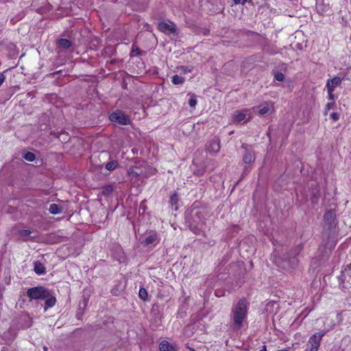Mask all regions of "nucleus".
I'll return each mask as SVG.
<instances>
[{"label": "nucleus", "mask_w": 351, "mask_h": 351, "mask_svg": "<svg viewBox=\"0 0 351 351\" xmlns=\"http://www.w3.org/2000/svg\"><path fill=\"white\" fill-rule=\"evenodd\" d=\"M31 231L28 229H23L19 231V234L22 237H26L30 235Z\"/></svg>", "instance_id": "27"}, {"label": "nucleus", "mask_w": 351, "mask_h": 351, "mask_svg": "<svg viewBox=\"0 0 351 351\" xmlns=\"http://www.w3.org/2000/svg\"><path fill=\"white\" fill-rule=\"evenodd\" d=\"M189 104L191 108H195L197 104V99L194 94H193L189 101Z\"/></svg>", "instance_id": "28"}, {"label": "nucleus", "mask_w": 351, "mask_h": 351, "mask_svg": "<svg viewBox=\"0 0 351 351\" xmlns=\"http://www.w3.org/2000/svg\"><path fill=\"white\" fill-rule=\"evenodd\" d=\"M27 295L31 300H44L49 297L50 292L49 289L45 287L38 286L29 289L27 291Z\"/></svg>", "instance_id": "3"}, {"label": "nucleus", "mask_w": 351, "mask_h": 351, "mask_svg": "<svg viewBox=\"0 0 351 351\" xmlns=\"http://www.w3.org/2000/svg\"><path fill=\"white\" fill-rule=\"evenodd\" d=\"M247 0H233L234 3L235 4H239V3H241V4H245L246 2H247Z\"/></svg>", "instance_id": "33"}, {"label": "nucleus", "mask_w": 351, "mask_h": 351, "mask_svg": "<svg viewBox=\"0 0 351 351\" xmlns=\"http://www.w3.org/2000/svg\"><path fill=\"white\" fill-rule=\"evenodd\" d=\"M246 117V115L244 113H242V112H237V114H235L234 115V121H237V122H241L242 121H243Z\"/></svg>", "instance_id": "21"}, {"label": "nucleus", "mask_w": 351, "mask_h": 351, "mask_svg": "<svg viewBox=\"0 0 351 351\" xmlns=\"http://www.w3.org/2000/svg\"><path fill=\"white\" fill-rule=\"evenodd\" d=\"M335 106V103L334 102H329L326 104V108H325V112H324V114L326 115L327 113H328V111L330 109V108H332L333 107Z\"/></svg>", "instance_id": "29"}, {"label": "nucleus", "mask_w": 351, "mask_h": 351, "mask_svg": "<svg viewBox=\"0 0 351 351\" xmlns=\"http://www.w3.org/2000/svg\"><path fill=\"white\" fill-rule=\"evenodd\" d=\"M274 76L275 80L278 82H282L285 80L284 74L279 71H275L274 73Z\"/></svg>", "instance_id": "23"}, {"label": "nucleus", "mask_w": 351, "mask_h": 351, "mask_svg": "<svg viewBox=\"0 0 351 351\" xmlns=\"http://www.w3.org/2000/svg\"><path fill=\"white\" fill-rule=\"evenodd\" d=\"M269 110H270V108H269V104H266L265 106H264L262 108H261L259 110L258 112L261 115H265V114L269 113Z\"/></svg>", "instance_id": "25"}, {"label": "nucleus", "mask_w": 351, "mask_h": 351, "mask_svg": "<svg viewBox=\"0 0 351 351\" xmlns=\"http://www.w3.org/2000/svg\"><path fill=\"white\" fill-rule=\"evenodd\" d=\"M49 211L51 214L56 215L60 213L62 211V208L56 204H51L49 206Z\"/></svg>", "instance_id": "17"}, {"label": "nucleus", "mask_w": 351, "mask_h": 351, "mask_svg": "<svg viewBox=\"0 0 351 351\" xmlns=\"http://www.w3.org/2000/svg\"><path fill=\"white\" fill-rule=\"evenodd\" d=\"M138 295L142 300H146L148 295L147 290L144 288H141L138 292Z\"/></svg>", "instance_id": "24"}, {"label": "nucleus", "mask_w": 351, "mask_h": 351, "mask_svg": "<svg viewBox=\"0 0 351 351\" xmlns=\"http://www.w3.org/2000/svg\"><path fill=\"white\" fill-rule=\"evenodd\" d=\"M330 117L334 121H337L339 119V114L337 112H332L330 114Z\"/></svg>", "instance_id": "31"}, {"label": "nucleus", "mask_w": 351, "mask_h": 351, "mask_svg": "<svg viewBox=\"0 0 351 351\" xmlns=\"http://www.w3.org/2000/svg\"><path fill=\"white\" fill-rule=\"evenodd\" d=\"M23 158L27 161L32 162L35 160L36 156L34 153L29 152L24 154Z\"/></svg>", "instance_id": "22"}, {"label": "nucleus", "mask_w": 351, "mask_h": 351, "mask_svg": "<svg viewBox=\"0 0 351 351\" xmlns=\"http://www.w3.org/2000/svg\"><path fill=\"white\" fill-rule=\"evenodd\" d=\"M5 80V75H3V73H0V86L2 84V83L4 82Z\"/></svg>", "instance_id": "34"}, {"label": "nucleus", "mask_w": 351, "mask_h": 351, "mask_svg": "<svg viewBox=\"0 0 351 351\" xmlns=\"http://www.w3.org/2000/svg\"><path fill=\"white\" fill-rule=\"evenodd\" d=\"M176 210H178V206H176L174 208Z\"/></svg>", "instance_id": "41"}, {"label": "nucleus", "mask_w": 351, "mask_h": 351, "mask_svg": "<svg viewBox=\"0 0 351 351\" xmlns=\"http://www.w3.org/2000/svg\"><path fill=\"white\" fill-rule=\"evenodd\" d=\"M260 351H267V348L265 346H263L262 349Z\"/></svg>", "instance_id": "38"}, {"label": "nucleus", "mask_w": 351, "mask_h": 351, "mask_svg": "<svg viewBox=\"0 0 351 351\" xmlns=\"http://www.w3.org/2000/svg\"><path fill=\"white\" fill-rule=\"evenodd\" d=\"M34 271L38 275L45 274L46 273V268L41 262L37 261L34 263Z\"/></svg>", "instance_id": "13"}, {"label": "nucleus", "mask_w": 351, "mask_h": 351, "mask_svg": "<svg viewBox=\"0 0 351 351\" xmlns=\"http://www.w3.org/2000/svg\"><path fill=\"white\" fill-rule=\"evenodd\" d=\"M158 242L159 239L158 234L156 232H151L145 237V240L142 241V244L145 246H147Z\"/></svg>", "instance_id": "9"}, {"label": "nucleus", "mask_w": 351, "mask_h": 351, "mask_svg": "<svg viewBox=\"0 0 351 351\" xmlns=\"http://www.w3.org/2000/svg\"><path fill=\"white\" fill-rule=\"evenodd\" d=\"M113 191V187L111 185H107L103 188L102 193L104 195H107L111 193Z\"/></svg>", "instance_id": "26"}, {"label": "nucleus", "mask_w": 351, "mask_h": 351, "mask_svg": "<svg viewBox=\"0 0 351 351\" xmlns=\"http://www.w3.org/2000/svg\"><path fill=\"white\" fill-rule=\"evenodd\" d=\"M110 119L112 122L118 123L122 125H127L131 124L130 117L125 114L121 110H116L110 115Z\"/></svg>", "instance_id": "5"}, {"label": "nucleus", "mask_w": 351, "mask_h": 351, "mask_svg": "<svg viewBox=\"0 0 351 351\" xmlns=\"http://www.w3.org/2000/svg\"><path fill=\"white\" fill-rule=\"evenodd\" d=\"M325 332H315L309 339L308 346H309L305 351H317L320 346L322 337Z\"/></svg>", "instance_id": "6"}, {"label": "nucleus", "mask_w": 351, "mask_h": 351, "mask_svg": "<svg viewBox=\"0 0 351 351\" xmlns=\"http://www.w3.org/2000/svg\"><path fill=\"white\" fill-rule=\"evenodd\" d=\"M301 250L302 247L300 245H298L295 249L290 252V255L289 254H282V257H276L275 258V262L278 267L284 269H289L295 265L297 263L295 256Z\"/></svg>", "instance_id": "2"}, {"label": "nucleus", "mask_w": 351, "mask_h": 351, "mask_svg": "<svg viewBox=\"0 0 351 351\" xmlns=\"http://www.w3.org/2000/svg\"><path fill=\"white\" fill-rule=\"evenodd\" d=\"M247 302L245 298L239 300L237 305L232 310V327L234 330H239L243 327L247 315Z\"/></svg>", "instance_id": "1"}, {"label": "nucleus", "mask_w": 351, "mask_h": 351, "mask_svg": "<svg viewBox=\"0 0 351 351\" xmlns=\"http://www.w3.org/2000/svg\"><path fill=\"white\" fill-rule=\"evenodd\" d=\"M43 350H44V351H48V348L46 346H44Z\"/></svg>", "instance_id": "39"}, {"label": "nucleus", "mask_w": 351, "mask_h": 351, "mask_svg": "<svg viewBox=\"0 0 351 351\" xmlns=\"http://www.w3.org/2000/svg\"><path fill=\"white\" fill-rule=\"evenodd\" d=\"M247 172H248V169H247V167H245V168L244 169V171H243V173L242 176L243 177L245 175H246V174L247 173Z\"/></svg>", "instance_id": "36"}, {"label": "nucleus", "mask_w": 351, "mask_h": 351, "mask_svg": "<svg viewBox=\"0 0 351 351\" xmlns=\"http://www.w3.org/2000/svg\"><path fill=\"white\" fill-rule=\"evenodd\" d=\"M178 200H179L178 195L176 192H174L173 193V195H171L170 197L169 204L172 206H176L177 204V203L178 202Z\"/></svg>", "instance_id": "20"}, {"label": "nucleus", "mask_w": 351, "mask_h": 351, "mask_svg": "<svg viewBox=\"0 0 351 351\" xmlns=\"http://www.w3.org/2000/svg\"><path fill=\"white\" fill-rule=\"evenodd\" d=\"M323 218L324 228L327 230H331L334 229L338 223L336 211L335 209H330L327 210L324 215Z\"/></svg>", "instance_id": "4"}, {"label": "nucleus", "mask_w": 351, "mask_h": 351, "mask_svg": "<svg viewBox=\"0 0 351 351\" xmlns=\"http://www.w3.org/2000/svg\"><path fill=\"white\" fill-rule=\"evenodd\" d=\"M158 29L167 34H175L177 30L176 25L173 22L169 23L166 22H160L158 25Z\"/></svg>", "instance_id": "7"}, {"label": "nucleus", "mask_w": 351, "mask_h": 351, "mask_svg": "<svg viewBox=\"0 0 351 351\" xmlns=\"http://www.w3.org/2000/svg\"><path fill=\"white\" fill-rule=\"evenodd\" d=\"M180 69L182 70V71L184 73H189L192 71V69L191 68H189L188 66H182L180 67Z\"/></svg>", "instance_id": "30"}, {"label": "nucleus", "mask_w": 351, "mask_h": 351, "mask_svg": "<svg viewBox=\"0 0 351 351\" xmlns=\"http://www.w3.org/2000/svg\"><path fill=\"white\" fill-rule=\"evenodd\" d=\"M189 228L191 231H193L196 234H201L206 237V234L204 231L202 230V225L197 224V225H193V223H190Z\"/></svg>", "instance_id": "15"}, {"label": "nucleus", "mask_w": 351, "mask_h": 351, "mask_svg": "<svg viewBox=\"0 0 351 351\" xmlns=\"http://www.w3.org/2000/svg\"><path fill=\"white\" fill-rule=\"evenodd\" d=\"M3 298V289L0 287V300Z\"/></svg>", "instance_id": "37"}, {"label": "nucleus", "mask_w": 351, "mask_h": 351, "mask_svg": "<svg viewBox=\"0 0 351 351\" xmlns=\"http://www.w3.org/2000/svg\"><path fill=\"white\" fill-rule=\"evenodd\" d=\"M160 351H178L176 346L170 344L167 341L163 340L159 343Z\"/></svg>", "instance_id": "11"}, {"label": "nucleus", "mask_w": 351, "mask_h": 351, "mask_svg": "<svg viewBox=\"0 0 351 351\" xmlns=\"http://www.w3.org/2000/svg\"><path fill=\"white\" fill-rule=\"evenodd\" d=\"M45 307L44 310L46 311L49 308L53 306L56 304V299L53 295H49V297L45 298Z\"/></svg>", "instance_id": "14"}, {"label": "nucleus", "mask_w": 351, "mask_h": 351, "mask_svg": "<svg viewBox=\"0 0 351 351\" xmlns=\"http://www.w3.org/2000/svg\"><path fill=\"white\" fill-rule=\"evenodd\" d=\"M132 52H136L137 54H140V50L138 47H135L133 46Z\"/></svg>", "instance_id": "35"}, {"label": "nucleus", "mask_w": 351, "mask_h": 351, "mask_svg": "<svg viewBox=\"0 0 351 351\" xmlns=\"http://www.w3.org/2000/svg\"><path fill=\"white\" fill-rule=\"evenodd\" d=\"M118 167V162L117 160H112L106 163V169L108 171H113Z\"/></svg>", "instance_id": "18"}, {"label": "nucleus", "mask_w": 351, "mask_h": 351, "mask_svg": "<svg viewBox=\"0 0 351 351\" xmlns=\"http://www.w3.org/2000/svg\"><path fill=\"white\" fill-rule=\"evenodd\" d=\"M184 82V78L178 75H175L172 77V82L175 85L182 84Z\"/></svg>", "instance_id": "19"}, {"label": "nucleus", "mask_w": 351, "mask_h": 351, "mask_svg": "<svg viewBox=\"0 0 351 351\" xmlns=\"http://www.w3.org/2000/svg\"><path fill=\"white\" fill-rule=\"evenodd\" d=\"M242 148L245 149L246 152L243 156V161L245 164H250L254 161L255 157L254 154L247 149V145L243 144Z\"/></svg>", "instance_id": "10"}, {"label": "nucleus", "mask_w": 351, "mask_h": 351, "mask_svg": "<svg viewBox=\"0 0 351 351\" xmlns=\"http://www.w3.org/2000/svg\"><path fill=\"white\" fill-rule=\"evenodd\" d=\"M341 84V79L339 77H334L332 79L328 80L326 84L327 88H332V90Z\"/></svg>", "instance_id": "12"}, {"label": "nucleus", "mask_w": 351, "mask_h": 351, "mask_svg": "<svg viewBox=\"0 0 351 351\" xmlns=\"http://www.w3.org/2000/svg\"><path fill=\"white\" fill-rule=\"evenodd\" d=\"M327 90H328V93L329 99L331 100H333L334 95L332 93H333L334 90H332V88H327Z\"/></svg>", "instance_id": "32"}, {"label": "nucleus", "mask_w": 351, "mask_h": 351, "mask_svg": "<svg viewBox=\"0 0 351 351\" xmlns=\"http://www.w3.org/2000/svg\"><path fill=\"white\" fill-rule=\"evenodd\" d=\"M220 149V141L215 137L207 145L206 150L211 154H216Z\"/></svg>", "instance_id": "8"}, {"label": "nucleus", "mask_w": 351, "mask_h": 351, "mask_svg": "<svg viewBox=\"0 0 351 351\" xmlns=\"http://www.w3.org/2000/svg\"><path fill=\"white\" fill-rule=\"evenodd\" d=\"M196 215H197V217L199 218V213H198V212H197V213H196Z\"/></svg>", "instance_id": "40"}, {"label": "nucleus", "mask_w": 351, "mask_h": 351, "mask_svg": "<svg viewBox=\"0 0 351 351\" xmlns=\"http://www.w3.org/2000/svg\"><path fill=\"white\" fill-rule=\"evenodd\" d=\"M58 45L63 49H68L71 46V42L66 38H60L58 40Z\"/></svg>", "instance_id": "16"}]
</instances>
